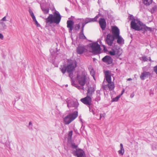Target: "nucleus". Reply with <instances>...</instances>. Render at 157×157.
Returning <instances> with one entry per match:
<instances>
[{
    "label": "nucleus",
    "mask_w": 157,
    "mask_h": 157,
    "mask_svg": "<svg viewBox=\"0 0 157 157\" xmlns=\"http://www.w3.org/2000/svg\"><path fill=\"white\" fill-rule=\"evenodd\" d=\"M61 17L59 13L56 10L53 14H49L48 17L45 19L46 24L50 25L53 23L58 24L61 20Z\"/></svg>",
    "instance_id": "f257e3e1"
},
{
    "label": "nucleus",
    "mask_w": 157,
    "mask_h": 157,
    "mask_svg": "<svg viewBox=\"0 0 157 157\" xmlns=\"http://www.w3.org/2000/svg\"><path fill=\"white\" fill-rule=\"evenodd\" d=\"M76 66V63L75 61L71 60L68 63L67 66V72L69 73V76L71 79V83H73V71L75 70Z\"/></svg>",
    "instance_id": "f03ea898"
},
{
    "label": "nucleus",
    "mask_w": 157,
    "mask_h": 157,
    "mask_svg": "<svg viewBox=\"0 0 157 157\" xmlns=\"http://www.w3.org/2000/svg\"><path fill=\"white\" fill-rule=\"evenodd\" d=\"M87 73L85 71H83L80 74L77 75L76 79L78 81V84L82 86H83L87 82L88 77Z\"/></svg>",
    "instance_id": "7ed1b4c3"
},
{
    "label": "nucleus",
    "mask_w": 157,
    "mask_h": 157,
    "mask_svg": "<svg viewBox=\"0 0 157 157\" xmlns=\"http://www.w3.org/2000/svg\"><path fill=\"white\" fill-rule=\"evenodd\" d=\"M78 113L77 111H75L73 113L66 116L64 118V121L65 124H68L75 119L78 116Z\"/></svg>",
    "instance_id": "20e7f679"
},
{
    "label": "nucleus",
    "mask_w": 157,
    "mask_h": 157,
    "mask_svg": "<svg viewBox=\"0 0 157 157\" xmlns=\"http://www.w3.org/2000/svg\"><path fill=\"white\" fill-rule=\"evenodd\" d=\"M131 27L132 28L136 30L139 31L142 29L141 26L142 23L138 19H133L131 22Z\"/></svg>",
    "instance_id": "39448f33"
},
{
    "label": "nucleus",
    "mask_w": 157,
    "mask_h": 157,
    "mask_svg": "<svg viewBox=\"0 0 157 157\" xmlns=\"http://www.w3.org/2000/svg\"><path fill=\"white\" fill-rule=\"evenodd\" d=\"M105 77L108 83V86L110 90H113L114 87V83L111 82V76L110 73L109 71H106L105 72Z\"/></svg>",
    "instance_id": "423d86ee"
},
{
    "label": "nucleus",
    "mask_w": 157,
    "mask_h": 157,
    "mask_svg": "<svg viewBox=\"0 0 157 157\" xmlns=\"http://www.w3.org/2000/svg\"><path fill=\"white\" fill-rule=\"evenodd\" d=\"M90 52L95 54L99 53L101 51L100 45L97 42L93 43L90 45Z\"/></svg>",
    "instance_id": "0eeeda50"
},
{
    "label": "nucleus",
    "mask_w": 157,
    "mask_h": 157,
    "mask_svg": "<svg viewBox=\"0 0 157 157\" xmlns=\"http://www.w3.org/2000/svg\"><path fill=\"white\" fill-rule=\"evenodd\" d=\"M109 54L111 56L116 55L119 57L122 53V50L118 46H115L112 48V51L109 52Z\"/></svg>",
    "instance_id": "6e6552de"
},
{
    "label": "nucleus",
    "mask_w": 157,
    "mask_h": 157,
    "mask_svg": "<svg viewBox=\"0 0 157 157\" xmlns=\"http://www.w3.org/2000/svg\"><path fill=\"white\" fill-rule=\"evenodd\" d=\"M66 101L67 104V106L69 108L71 107L77 108L79 105L77 101H74L70 98H67Z\"/></svg>",
    "instance_id": "1a4fd4ad"
},
{
    "label": "nucleus",
    "mask_w": 157,
    "mask_h": 157,
    "mask_svg": "<svg viewBox=\"0 0 157 157\" xmlns=\"http://www.w3.org/2000/svg\"><path fill=\"white\" fill-rule=\"evenodd\" d=\"M115 37L110 33L108 34L105 39V42L106 44L110 46L112 45Z\"/></svg>",
    "instance_id": "9d476101"
},
{
    "label": "nucleus",
    "mask_w": 157,
    "mask_h": 157,
    "mask_svg": "<svg viewBox=\"0 0 157 157\" xmlns=\"http://www.w3.org/2000/svg\"><path fill=\"white\" fill-rule=\"evenodd\" d=\"M73 155L77 157H86L84 151L80 149H77L76 151H73L72 152Z\"/></svg>",
    "instance_id": "9b49d317"
},
{
    "label": "nucleus",
    "mask_w": 157,
    "mask_h": 157,
    "mask_svg": "<svg viewBox=\"0 0 157 157\" xmlns=\"http://www.w3.org/2000/svg\"><path fill=\"white\" fill-rule=\"evenodd\" d=\"M80 101L82 102L86 105L90 106L91 105L92 98L87 95L84 98H81Z\"/></svg>",
    "instance_id": "f8f14e48"
},
{
    "label": "nucleus",
    "mask_w": 157,
    "mask_h": 157,
    "mask_svg": "<svg viewBox=\"0 0 157 157\" xmlns=\"http://www.w3.org/2000/svg\"><path fill=\"white\" fill-rule=\"evenodd\" d=\"M77 52L80 54H82L87 51L86 47L83 45H79L77 48Z\"/></svg>",
    "instance_id": "ddd939ff"
},
{
    "label": "nucleus",
    "mask_w": 157,
    "mask_h": 157,
    "mask_svg": "<svg viewBox=\"0 0 157 157\" xmlns=\"http://www.w3.org/2000/svg\"><path fill=\"white\" fill-rule=\"evenodd\" d=\"M111 32L113 36L115 37H117L120 34V31L119 29L116 26H112Z\"/></svg>",
    "instance_id": "4468645a"
},
{
    "label": "nucleus",
    "mask_w": 157,
    "mask_h": 157,
    "mask_svg": "<svg viewBox=\"0 0 157 157\" xmlns=\"http://www.w3.org/2000/svg\"><path fill=\"white\" fill-rule=\"evenodd\" d=\"M99 22L102 29L104 30L106 26V22L104 18H101L99 20Z\"/></svg>",
    "instance_id": "2eb2a0df"
},
{
    "label": "nucleus",
    "mask_w": 157,
    "mask_h": 157,
    "mask_svg": "<svg viewBox=\"0 0 157 157\" xmlns=\"http://www.w3.org/2000/svg\"><path fill=\"white\" fill-rule=\"evenodd\" d=\"M102 60L108 64H111L113 62V59L112 58L109 56H105L102 58Z\"/></svg>",
    "instance_id": "dca6fc26"
},
{
    "label": "nucleus",
    "mask_w": 157,
    "mask_h": 157,
    "mask_svg": "<svg viewBox=\"0 0 157 157\" xmlns=\"http://www.w3.org/2000/svg\"><path fill=\"white\" fill-rule=\"evenodd\" d=\"M151 75V74L149 72L144 71L141 73L140 76V78L142 80H144L150 76Z\"/></svg>",
    "instance_id": "f3484780"
},
{
    "label": "nucleus",
    "mask_w": 157,
    "mask_h": 157,
    "mask_svg": "<svg viewBox=\"0 0 157 157\" xmlns=\"http://www.w3.org/2000/svg\"><path fill=\"white\" fill-rule=\"evenodd\" d=\"M67 27L69 28V32L71 33L73 29L74 22L71 20H68L67 21Z\"/></svg>",
    "instance_id": "a211bd4d"
},
{
    "label": "nucleus",
    "mask_w": 157,
    "mask_h": 157,
    "mask_svg": "<svg viewBox=\"0 0 157 157\" xmlns=\"http://www.w3.org/2000/svg\"><path fill=\"white\" fill-rule=\"evenodd\" d=\"M99 17L98 15L96 16L94 18H86L85 19L84 21L86 23H88L96 21L97 19Z\"/></svg>",
    "instance_id": "6ab92c4d"
},
{
    "label": "nucleus",
    "mask_w": 157,
    "mask_h": 157,
    "mask_svg": "<svg viewBox=\"0 0 157 157\" xmlns=\"http://www.w3.org/2000/svg\"><path fill=\"white\" fill-rule=\"evenodd\" d=\"M94 91L95 90L94 87L91 86L88 87L87 93V95L91 97Z\"/></svg>",
    "instance_id": "aec40b11"
},
{
    "label": "nucleus",
    "mask_w": 157,
    "mask_h": 157,
    "mask_svg": "<svg viewBox=\"0 0 157 157\" xmlns=\"http://www.w3.org/2000/svg\"><path fill=\"white\" fill-rule=\"evenodd\" d=\"M7 25L3 22L0 21V32L3 31L6 29Z\"/></svg>",
    "instance_id": "412c9836"
},
{
    "label": "nucleus",
    "mask_w": 157,
    "mask_h": 157,
    "mask_svg": "<svg viewBox=\"0 0 157 157\" xmlns=\"http://www.w3.org/2000/svg\"><path fill=\"white\" fill-rule=\"evenodd\" d=\"M115 37V39H117V42L118 44H123L124 43V40L121 36L119 35Z\"/></svg>",
    "instance_id": "4be33fe9"
},
{
    "label": "nucleus",
    "mask_w": 157,
    "mask_h": 157,
    "mask_svg": "<svg viewBox=\"0 0 157 157\" xmlns=\"http://www.w3.org/2000/svg\"><path fill=\"white\" fill-rule=\"evenodd\" d=\"M120 150L118 151V152L119 154L123 155L124 152V150L123 147V145L122 144H120Z\"/></svg>",
    "instance_id": "5701e85b"
},
{
    "label": "nucleus",
    "mask_w": 157,
    "mask_h": 157,
    "mask_svg": "<svg viewBox=\"0 0 157 157\" xmlns=\"http://www.w3.org/2000/svg\"><path fill=\"white\" fill-rule=\"evenodd\" d=\"M60 69L63 74L65 73L66 71H67V68L66 65L61 66L60 68Z\"/></svg>",
    "instance_id": "b1692460"
},
{
    "label": "nucleus",
    "mask_w": 157,
    "mask_h": 157,
    "mask_svg": "<svg viewBox=\"0 0 157 157\" xmlns=\"http://www.w3.org/2000/svg\"><path fill=\"white\" fill-rule=\"evenodd\" d=\"M79 38L82 39H86V37L83 33V30H81L79 34Z\"/></svg>",
    "instance_id": "393cba45"
},
{
    "label": "nucleus",
    "mask_w": 157,
    "mask_h": 157,
    "mask_svg": "<svg viewBox=\"0 0 157 157\" xmlns=\"http://www.w3.org/2000/svg\"><path fill=\"white\" fill-rule=\"evenodd\" d=\"M143 2L144 4L148 6L152 3V0H143Z\"/></svg>",
    "instance_id": "a878e982"
},
{
    "label": "nucleus",
    "mask_w": 157,
    "mask_h": 157,
    "mask_svg": "<svg viewBox=\"0 0 157 157\" xmlns=\"http://www.w3.org/2000/svg\"><path fill=\"white\" fill-rule=\"evenodd\" d=\"M41 9L44 14H47L48 13L49 11V9L48 8H41Z\"/></svg>",
    "instance_id": "bb28decb"
},
{
    "label": "nucleus",
    "mask_w": 157,
    "mask_h": 157,
    "mask_svg": "<svg viewBox=\"0 0 157 157\" xmlns=\"http://www.w3.org/2000/svg\"><path fill=\"white\" fill-rule=\"evenodd\" d=\"M73 84L72 83V84L73 85H74L78 89H82L83 90H84V87H83V86H80L74 84V82L73 80Z\"/></svg>",
    "instance_id": "cd10ccee"
},
{
    "label": "nucleus",
    "mask_w": 157,
    "mask_h": 157,
    "mask_svg": "<svg viewBox=\"0 0 157 157\" xmlns=\"http://www.w3.org/2000/svg\"><path fill=\"white\" fill-rule=\"evenodd\" d=\"M157 10V6H155L152 8L151 10V12L152 13H154L155 11Z\"/></svg>",
    "instance_id": "c85d7f7f"
},
{
    "label": "nucleus",
    "mask_w": 157,
    "mask_h": 157,
    "mask_svg": "<svg viewBox=\"0 0 157 157\" xmlns=\"http://www.w3.org/2000/svg\"><path fill=\"white\" fill-rule=\"evenodd\" d=\"M144 29L146 31H149L150 32L152 31V29L151 28L146 26L144 27Z\"/></svg>",
    "instance_id": "c756f323"
},
{
    "label": "nucleus",
    "mask_w": 157,
    "mask_h": 157,
    "mask_svg": "<svg viewBox=\"0 0 157 157\" xmlns=\"http://www.w3.org/2000/svg\"><path fill=\"white\" fill-rule=\"evenodd\" d=\"M50 52L53 56L54 57H55L56 56V53L55 52L53 49H51L50 50Z\"/></svg>",
    "instance_id": "7c9ffc66"
},
{
    "label": "nucleus",
    "mask_w": 157,
    "mask_h": 157,
    "mask_svg": "<svg viewBox=\"0 0 157 157\" xmlns=\"http://www.w3.org/2000/svg\"><path fill=\"white\" fill-rule=\"evenodd\" d=\"M101 99L100 94H97V97L95 99V101H99Z\"/></svg>",
    "instance_id": "2f4dec72"
},
{
    "label": "nucleus",
    "mask_w": 157,
    "mask_h": 157,
    "mask_svg": "<svg viewBox=\"0 0 157 157\" xmlns=\"http://www.w3.org/2000/svg\"><path fill=\"white\" fill-rule=\"evenodd\" d=\"M29 12L32 18L35 17L33 11L30 9H29Z\"/></svg>",
    "instance_id": "473e14b6"
},
{
    "label": "nucleus",
    "mask_w": 157,
    "mask_h": 157,
    "mask_svg": "<svg viewBox=\"0 0 157 157\" xmlns=\"http://www.w3.org/2000/svg\"><path fill=\"white\" fill-rule=\"evenodd\" d=\"M120 98V96H117V97L113 98L112 100V101H118L119 99Z\"/></svg>",
    "instance_id": "72a5a7b5"
},
{
    "label": "nucleus",
    "mask_w": 157,
    "mask_h": 157,
    "mask_svg": "<svg viewBox=\"0 0 157 157\" xmlns=\"http://www.w3.org/2000/svg\"><path fill=\"white\" fill-rule=\"evenodd\" d=\"M80 28V25L79 24H77L75 25V29L76 30H78Z\"/></svg>",
    "instance_id": "f704fd0d"
},
{
    "label": "nucleus",
    "mask_w": 157,
    "mask_h": 157,
    "mask_svg": "<svg viewBox=\"0 0 157 157\" xmlns=\"http://www.w3.org/2000/svg\"><path fill=\"white\" fill-rule=\"evenodd\" d=\"M90 74L94 78V70L92 69V70L90 71Z\"/></svg>",
    "instance_id": "c9c22d12"
},
{
    "label": "nucleus",
    "mask_w": 157,
    "mask_h": 157,
    "mask_svg": "<svg viewBox=\"0 0 157 157\" xmlns=\"http://www.w3.org/2000/svg\"><path fill=\"white\" fill-rule=\"evenodd\" d=\"M73 134V131H70L68 134V136L70 138H71Z\"/></svg>",
    "instance_id": "e433bc0d"
},
{
    "label": "nucleus",
    "mask_w": 157,
    "mask_h": 157,
    "mask_svg": "<svg viewBox=\"0 0 157 157\" xmlns=\"http://www.w3.org/2000/svg\"><path fill=\"white\" fill-rule=\"evenodd\" d=\"M105 116V113L100 114V119H101V118H102V117L104 118Z\"/></svg>",
    "instance_id": "4c0bfd02"
},
{
    "label": "nucleus",
    "mask_w": 157,
    "mask_h": 157,
    "mask_svg": "<svg viewBox=\"0 0 157 157\" xmlns=\"http://www.w3.org/2000/svg\"><path fill=\"white\" fill-rule=\"evenodd\" d=\"M71 147L73 148H76L77 146L76 145L75 143H72L71 144Z\"/></svg>",
    "instance_id": "58836bf2"
},
{
    "label": "nucleus",
    "mask_w": 157,
    "mask_h": 157,
    "mask_svg": "<svg viewBox=\"0 0 157 157\" xmlns=\"http://www.w3.org/2000/svg\"><path fill=\"white\" fill-rule=\"evenodd\" d=\"M142 58L144 62L148 60L146 56H144L142 57Z\"/></svg>",
    "instance_id": "ea45409f"
},
{
    "label": "nucleus",
    "mask_w": 157,
    "mask_h": 157,
    "mask_svg": "<svg viewBox=\"0 0 157 157\" xmlns=\"http://www.w3.org/2000/svg\"><path fill=\"white\" fill-rule=\"evenodd\" d=\"M154 70L155 72L157 75V65L154 67Z\"/></svg>",
    "instance_id": "a19ab883"
},
{
    "label": "nucleus",
    "mask_w": 157,
    "mask_h": 157,
    "mask_svg": "<svg viewBox=\"0 0 157 157\" xmlns=\"http://www.w3.org/2000/svg\"><path fill=\"white\" fill-rule=\"evenodd\" d=\"M6 21V16L4 17L1 20V21Z\"/></svg>",
    "instance_id": "79ce46f5"
},
{
    "label": "nucleus",
    "mask_w": 157,
    "mask_h": 157,
    "mask_svg": "<svg viewBox=\"0 0 157 157\" xmlns=\"http://www.w3.org/2000/svg\"><path fill=\"white\" fill-rule=\"evenodd\" d=\"M87 23H86V22H85V21H84V22H83L82 23V26L81 30H83L84 27L85 25Z\"/></svg>",
    "instance_id": "37998d69"
},
{
    "label": "nucleus",
    "mask_w": 157,
    "mask_h": 157,
    "mask_svg": "<svg viewBox=\"0 0 157 157\" xmlns=\"http://www.w3.org/2000/svg\"><path fill=\"white\" fill-rule=\"evenodd\" d=\"M129 17H130V19H131V20H132V21L133 20V19H134L133 18V15H130V16H129Z\"/></svg>",
    "instance_id": "c03bdc74"
},
{
    "label": "nucleus",
    "mask_w": 157,
    "mask_h": 157,
    "mask_svg": "<svg viewBox=\"0 0 157 157\" xmlns=\"http://www.w3.org/2000/svg\"><path fill=\"white\" fill-rule=\"evenodd\" d=\"M35 25H36L37 27H39L40 26V25H39V24L38 23V22L36 21V22H35Z\"/></svg>",
    "instance_id": "a18cd8bd"
},
{
    "label": "nucleus",
    "mask_w": 157,
    "mask_h": 157,
    "mask_svg": "<svg viewBox=\"0 0 157 157\" xmlns=\"http://www.w3.org/2000/svg\"><path fill=\"white\" fill-rule=\"evenodd\" d=\"M3 37H4L3 35L2 34L0 33V38L1 39H2L3 38Z\"/></svg>",
    "instance_id": "49530a36"
},
{
    "label": "nucleus",
    "mask_w": 157,
    "mask_h": 157,
    "mask_svg": "<svg viewBox=\"0 0 157 157\" xmlns=\"http://www.w3.org/2000/svg\"><path fill=\"white\" fill-rule=\"evenodd\" d=\"M32 19L33 20V21H34L35 22H36V21H37L35 17H34L33 18H32Z\"/></svg>",
    "instance_id": "de8ad7c7"
},
{
    "label": "nucleus",
    "mask_w": 157,
    "mask_h": 157,
    "mask_svg": "<svg viewBox=\"0 0 157 157\" xmlns=\"http://www.w3.org/2000/svg\"><path fill=\"white\" fill-rule=\"evenodd\" d=\"M134 94H131V95H130V97H131V98H133V97H134Z\"/></svg>",
    "instance_id": "09e8293b"
},
{
    "label": "nucleus",
    "mask_w": 157,
    "mask_h": 157,
    "mask_svg": "<svg viewBox=\"0 0 157 157\" xmlns=\"http://www.w3.org/2000/svg\"><path fill=\"white\" fill-rule=\"evenodd\" d=\"M96 92L97 93V94H100V91L99 90H98L96 91Z\"/></svg>",
    "instance_id": "8fccbe9b"
},
{
    "label": "nucleus",
    "mask_w": 157,
    "mask_h": 157,
    "mask_svg": "<svg viewBox=\"0 0 157 157\" xmlns=\"http://www.w3.org/2000/svg\"><path fill=\"white\" fill-rule=\"evenodd\" d=\"M127 80H128V81H130V80H132V79L131 78H128L127 79Z\"/></svg>",
    "instance_id": "3c124183"
},
{
    "label": "nucleus",
    "mask_w": 157,
    "mask_h": 157,
    "mask_svg": "<svg viewBox=\"0 0 157 157\" xmlns=\"http://www.w3.org/2000/svg\"><path fill=\"white\" fill-rule=\"evenodd\" d=\"M32 124V122H29V125H30Z\"/></svg>",
    "instance_id": "603ef678"
},
{
    "label": "nucleus",
    "mask_w": 157,
    "mask_h": 157,
    "mask_svg": "<svg viewBox=\"0 0 157 157\" xmlns=\"http://www.w3.org/2000/svg\"><path fill=\"white\" fill-rule=\"evenodd\" d=\"M149 60L150 61H151V59L150 57V59H149Z\"/></svg>",
    "instance_id": "864d4df0"
},
{
    "label": "nucleus",
    "mask_w": 157,
    "mask_h": 157,
    "mask_svg": "<svg viewBox=\"0 0 157 157\" xmlns=\"http://www.w3.org/2000/svg\"><path fill=\"white\" fill-rule=\"evenodd\" d=\"M124 92V90H123L122 91V93L121 94H123V92Z\"/></svg>",
    "instance_id": "5fc2aeb1"
},
{
    "label": "nucleus",
    "mask_w": 157,
    "mask_h": 157,
    "mask_svg": "<svg viewBox=\"0 0 157 157\" xmlns=\"http://www.w3.org/2000/svg\"><path fill=\"white\" fill-rule=\"evenodd\" d=\"M104 50H105V46H104Z\"/></svg>",
    "instance_id": "6e6d98bb"
},
{
    "label": "nucleus",
    "mask_w": 157,
    "mask_h": 157,
    "mask_svg": "<svg viewBox=\"0 0 157 157\" xmlns=\"http://www.w3.org/2000/svg\"><path fill=\"white\" fill-rule=\"evenodd\" d=\"M80 19L81 20V19H82H82Z\"/></svg>",
    "instance_id": "4d7b16f0"
}]
</instances>
